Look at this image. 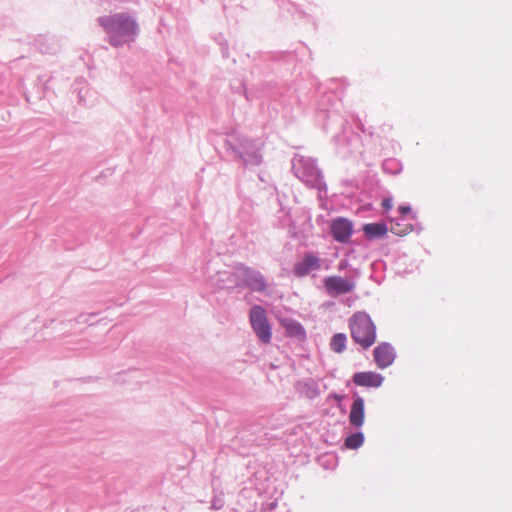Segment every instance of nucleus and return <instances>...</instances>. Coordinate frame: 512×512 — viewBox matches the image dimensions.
<instances>
[{
    "instance_id": "nucleus-1",
    "label": "nucleus",
    "mask_w": 512,
    "mask_h": 512,
    "mask_svg": "<svg viewBox=\"0 0 512 512\" xmlns=\"http://www.w3.org/2000/svg\"><path fill=\"white\" fill-rule=\"evenodd\" d=\"M99 23L109 35V41L113 46L133 40L138 32L135 20L125 13L101 17Z\"/></svg>"
},
{
    "instance_id": "nucleus-11",
    "label": "nucleus",
    "mask_w": 512,
    "mask_h": 512,
    "mask_svg": "<svg viewBox=\"0 0 512 512\" xmlns=\"http://www.w3.org/2000/svg\"><path fill=\"white\" fill-rule=\"evenodd\" d=\"M365 402L361 397H357L354 399L350 413H349V422L355 427H360L364 423L365 412H364Z\"/></svg>"
},
{
    "instance_id": "nucleus-7",
    "label": "nucleus",
    "mask_w": 512,
    "mask_h": 512,
    "mask_svg": "<svg viewBox=\"0 0 512 512\" xmlns=\"http://www.w3.org/2000/svg\"><path fill=\"white\" fill-rule=\"evenodd\" d=\"M320 268V258L312 253H306L301 261L294 264L293 273L297 277H304L311 271H316Z\"/></svg>"
},
{
    "instance_id": "nucleus-14",
    "label": "nucleus",
    "mask_w": 512,
    "mask_h": 512,
    "mask_svg": "<svg viewBox=\"0 0 512 512\" xmlns=\"http://www.w3.org/2000/svg\"><path fill=\"white\" fill-rule=\"evenodd\" d=\"M346 345V336L343 333H337L333 336L330 346L331 349L336 353L344 351Z\"/></svg>"
},
{
    "instance_id": "nucleus-16",
    "label": "nucleus",
    "mask_w": 512,
    "mask_h": 512,
    "mask_svg": "<svg viewBox=\"0 0 512 512\" xmlns=\"http://www.w3.org/2000/svg\"><path fill=\"white\" fill-rule=\"evenodd\" d=\"M382 206L385 210H390L393 207L392 200L389 198L384 199L382 202Z\"/></svg>"
},
{
    "instance_id": "nucleus-3",
    "label": "nucleus",
    "mask_w": 512,
    "mask_h": 512,
    "mask_svg": "<svg viewBox=\"0 0 512 512\" xmlns=\"http://www.w3.org/2000/svg\"><path fill=\"white\" fill-rule=\"evenodd\" d=\"M249 320L258 338L265 344L269 343L272 338V332L265 309L259 305L253 306L250 309Z\"/></svg>"
},
{
    "instance_id": "nucleus-9",
    "label": "nucleus",
    "mask_w": 512,
    "mask_h": 512,
    "mask_svg": "<svg viewBox=\"0 0 512 512\" xmlns=\"http://www.w3.org/2000/svg\"><path fill=\"white\" fill-rule=\"evenodd\" d=\"M352 379L357 386L374 388L380 387L384 381L381 374L373 371L357 372L353 375Z\"/></svg>"
},
{
    "instance_id": "nucleus-4",
    "label": "nucleus",
    "mask_w": 512,
    "mask_h": 512,
    "mask_svg": "<svg viewBox=\"0 0 512 512\" xmlns=\"http://www.w3.org/2000/svg\"><path fill=\"white\" fill-rule=\"evenodd\" d=\"M323 284L326 292L332 297L351 293L355 289L353 280L336 275L326 277Z\"/></svg>"
},
{
    "instance_id": "nucleus-6",
    "label": "nucleus",
    "mask_w": 512,
    "mask_h": 512,
    "mask_svg": "<svg viewBox=\"0 0 512 512\" xmlns=\"http://www.w3.org/2000/svg\"><path fill=\"white\" fill-rule=\"evenodd\" d=\"M238 275L250 289L258 292H262L266 289V280L260 272L248 267H240L238 269Z\"/></svg>"
},
{
    "instance_id": "nucleus-12",
    "label": "nucleus",
    "mask_w": 512,
    "mask_h": 512,
    "mask_svg": "<svg viewBox=\"0 0 512 512\" xmlns=\"http://www.w3.org/2000/svg\"><path fill=\"white\" fill-rule=\"evenodd\" d=\"M363 231L368 238H379L384 236L388 229L384 223H369L363 226Z\"/></svg>"
},
{
    "instance_id": "nucleus-8",
    "label": "nucleus",
    "mask_w": 512,
    "mask_h": 512,
    "mask_svg": "<svg viewBox=\"0 0 512 512\" xmlns=\"http://www.w3.org/2000/svg\"><path fill=\"white\" fill-rule=\"evenodd\" d=\"M374 360L380 369L390 366L394 361V350L387 343L379 344L373 351Z\"/></svg>"
},
{
    "instance_id": "nucleus-2",
    "label": "nucleus",
    "mask_w": 512,
    "mask_h": 512,
    "mask_svg": "<svg viewBox=\"0 0 512 512\" xmlns=\"http://www.w3.org/2000/svg\"><path fill=\"white\" fill-rule=\"evenodd\" d=\"M352 339L364 349L376 341V327L370 316L364 312L355 313L349 320Z\"/></svg>"
},
{
    "instance_id": "nucleus-15",
    "label": "nucleus",
    "mask_w": 512,
    "mask_h": 512,
    "mask_svg": "<svg viewBox=\"0 0 512 512\" xmlns=\"http://www.w3.org/2000/svg\"><path fill=\"white\" fill-rule=\"evenodd\" d=\"M364 441V436L361 432L352 434L345 439V446L349 449L359 448Z\"/></svg>"
},
{
    "instance_id": "nucleus-17",
    "label": "nucleus",
    "mask_w": 512,
    "mask_h": 512,
    "mask_svg": "<svg viewBox=\"0 0 512 512\" xmlns=\"http://www.w3.org/2000/svg\"><path fill=\"white\" fill-rule=\"evenodd\" d=\"M398 210L402 215H405L411 212V207L407 205H402L398 208Z\"/></svg>"
},
{
    "instance_id": "nucleus-18",
    "label": "nucleus",
    "mask_w": 512,
    "mask_h": 512,
    "mask_svg": "<svg viewBox=\"0 0 512 512\" xmlns=\"http://www.w3.org/2000/svg\"><path fill=\"white\" fill-rule=\"evenodd\" d=\"M348 265V262L346 260H342L339 263V269H345Z\"/></svg>"
},
{
    "instance_id": "nucleus-5",
    "label": "nucleus",
    "mask_w": 512,
    "mask_h": 512,
    "mask_svg": "<svg viewBox=\"0 0 512 512\" xmlns=\"http://www.w3.org/2000/svg\"><path fill=\"white\" fill-rule=\"evenodd\" d=\"M330 232L337 242L346 243L353 233V223L344 217L335 218L330 223Z\"/></svg>"
},
{
    "instance_id": "nucleus-13",
    "label": "nucleus",
    "mask_w": 512,
    "mask_h": 512,
    "mask_svg": "<svg viewBox=\"0 0 512 512\" xmlns=\"http://www.w3.org/2000/svg\"><path fill=\"white\" fill-rule=\"evenodd\" d=\"M390 230L398 236H405L413 231V225L410 223H401L399 221H392Z\"/></svg>"
},
{
    "instance_id": "nucleus-10",
    "label": "nucleus",
    "mask_w": 512,
    "mask_h": 512,
    "mask_svg": "<svg viewBox=\"0 0 512 512\" xmlns=\"http://www.w3.org/2000/svg\"><path fill=\"white\" fill-rule=\"evenodd\" d=\"M280 324L285 329L287 336L296 338L300 341L306 339L305 329L298 321L290 318H283L280 320Z\"/></svg>"
}]
</instances>
